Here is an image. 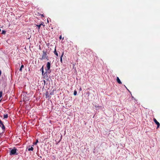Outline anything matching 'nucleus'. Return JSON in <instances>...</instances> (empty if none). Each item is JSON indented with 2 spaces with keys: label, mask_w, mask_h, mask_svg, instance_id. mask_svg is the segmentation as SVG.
Listing matches in <instances>:
<instances>
[{
  "label": "nucleus",
  "mask_w": 160,
  "mask_h": 160,
  "mask_svg": "<svg viewBox=\"0 0 160 160\" xmlns=\"http://www.w3.org/2000/svg\"><path fill=\"white\" fill-rule=\"evenodd\" d=\"M17 149L15 148L14 147L12 149L10 152V155H17L18 154V153L17 152Z\"/></svg>",
  "instance_id": "f257e3e1"
},
{
  "label": "nucleus",
  "mask_w": 160,
  "mask_h": 160,
  "mask_svg": "<svg viewBox=\"0 0 160 160\" xmlns=\"http://www.w3.org/2000/svg\"><path fill=\"white\" fill-rule=\"evenodd\" d=\"M42 52L43 54L42 57V58H40V60H42L45 58H46L48 60V57L47 56V54L46 52L44 51H42Z\"/></svg>",
  "instance_id": "f03ea898"
},
{
  "label": "nucleus",
  "mask_w": 160,
  "mask_h": 160,
  "mask_svg": "<svg viewBox=\"0 0 160 160\" xmlns=\"http://www.w3.org/2000/svg\"><path fill=\"white\" fill-rule=\"evenodd\" d=\"M51 63L50 62H48L46 65L47 68L46 69L47 71H49L50 68Z\"/></svg>",
  "instance_id": "7ed1b4c3"
},
{
  "label": "nucleus",
  "mask_w": 160,
  "mask_h": 160,
  "mask_svg": "<svg viewBox=\"0 0 160 160\" xmlns=\"http://www.w3.org/2000/svg\"><path fill=\"white\" fill-rule=\"evenodd\" d=\"M40 70L42 71V75L43 76H45L46 75H47V72H44L43 70V66H42V68H41Z\"/></svg>",
  "instance_id": "20e7f679"
},
{
  "label": "nucleus",
  "mask_w": 160,
  "mask_h": 160,
  "mask_svg": "<svg viewBox=\"0 0 160 160\" xmlns=\"http://www.w3.org/2000/svg\"><path fill=\"white\" fill-rule=\"evenodd\" d=\"M154 122L156 123V124L157 125V128H158L160 126V123L158 122V121L155 118L154 119Z\"/></svg>",
  "instance_id": "39448f33"
},
{
  "label": "nucleus",
  "mask_w": 160,
  "mask_h": 160,
  "mask_svg": "<svg viewBox=\"0 0 160 160\" xmlns=\"http://www.w3.org/2000/svg\"><path fill=\"white\" fill-rule=\"evenodd\" d=\"M33 145H32V146H29L28 147V151H32L33 150Z\"/></svg>",
  "instance_id": "423d86ee"
},
{
  "label": "nucleus",
  "mask_w": 160,
  "mask_h": 160,
  "mask_svg": "<svg viewBox=\"0 0 160 160\" xmlns=\"http://www.w3.org/2000/svg\"><path fill=\"white\" fill-rule=\"evenodd\" d=\"M117 81L118 82L119 84H121L122 83V82H121L120 80L118 77H117Z\"/></svg>",
  "instance_id": "0eeeda50"
},
{
  "label": "nucleus",
  "mask_w": 160,
  "mask_h": 160,
  "mask_svg": "<svg viewBox=\"0 0 160 160\" xmlns=\"http://www.w3.org/2000/svg\"><path fill=\"white\" fill-rule=\"evenodd\" d=\"M24 66L23 65H21V67L19 69V71L21 72H22V68H24Z\"/></svg>",
  "instance_id": "6e6552de"
},
{
  "label": "nucleus",
  "mask_w": 160,
  "mask_h": 160,
  "mask_svg": "<svg viewBox=\"0 0 160 160\" xmlns=\"http://www.w3.org/2000/svg\"><path fill=\"white\" fill-rule=\"evenodd\" d=\"M63 53H62V55L60 57V61L61 62H62V58L63 56Z\"/></svg>",
  "instance_id": "1a4fd4ad"
},
{
  "label": "nucleus",
  "mask_w": 160,
  "mask_h": 160,
  "mask_svg": "<svg viewBox=\"0 0 160 160\" xmlns=\"http://www.w3.org/2000/svg\"><path fill=\"white\" fill-rule=\"evenodd\" d=\"M54 53L57 56H58V53L56 51V49H55L54 51Z\"/></svg>",
  "instance_id": "9d476101"
},
{
  "label": "nucleus",
  "mask_w": 160,
  "mask_h": 160,
  "mask_svg": "<svg viewBox=\"0 0 160 160\" xmlns=\"http://www.w3.org/2000/svg\"><path fill=\"white\" fill-rule=\"evenodd\" d=\"M3 118H8V114H4L3 116Z\"/></svg>",
  "instance_id": "9b49d317"
},
{
  "label": "nucleus",
  "mask_w": 160,
  "mask_h": 160,
  "mask_svg": "<svg viewBox=\"0 0 160 160\" xmlns=\"http://www.w3.org/2000/svg\"><path fill=\"white\" fill-rule=\"evenodd\" d=\"M2 129L4 130L5 129V127L4 125L3 124L2 125Z\"/></svg>",
  "instance_id": "f8f14e48"
},
{
  "label": "nucleus",
  "mask_w": 160,
  "mask_h": 160,
  "mask_svg": "<svg viewBox=\"0 0 160 160\" xmlns=\"http://www.w3.org/2000/svg\"><path fill=\"white\" fill-rule=\"evenodd\" d=\"M43 25V24H39V25H36V26L38 27V29H39L40 28V27L41 26V25Z\"/></svg>",
  "instance_id": "ddd939ff"
},
{
  "label": "nucleus",
  "mask_w": 160,
  "mask_h": 160,
  "mask_svg": "<svg viewBox=\"0 0 160 160\" xmlns=\"http://www.w3.org/2000/svg\"><path fill=\"white\" fill-rule=\"evenodd\" d=\"M6 32L5 30H2V33L3 34H5L6 33Z\"/></svg>",
  "instance_id": "4468645a"
},
{
  "label": "nucleus",
  "mask_w": 160,
  "mask_h": 160,
  "mask_svg": "<svg viewBox=\"0 0 160 160\" xmlns=\"http://www.w3.org/2000/svg\"><path fill=\"white\" fill-rule=\"evenodd\" d=\"M2 95V91H1L0 92V97L1 98Z\"/></svg>",
  "instance_id": "2eb2a0df"
},
{
  "label": "nucleus",
  "mask_w": 160,
  "mask_h": 160,
  "mask_svg": "<svg viewBox=\"0 0 160 160\" xmlns=\"http://www.w3.org/2000/svg\"><path fill=\"white\" fill-rule=\"evenodd\" d=\"M77 94V92L76 91H74L73 93V94L74 95H76Z\"/></svg>",
  "instance_id": "dca6fc26"
},
{
  "label": "nucleus",
  "mask_w": 160,
  "mask_h": 160,
  "mask_svg": "<svg viewBox=\"0 0 160 160\" xmlns=\"http://www.w3.org/2000/svg\"><path fill=\"white\" fill-rule=\"evenodd\" d=\"M38 140H37L36 142H35L33 143V144H34V145H36L37 144V143H38Z\"/></svg>",
  "instance_id": "f3484780"
},
{
  "label": "nucleus",
  "mask_w": 160,
  "mask_h": 160,
  "mask_svg": "<svg viewBox=\"0 0 160 160\" xmlns=\"http://www.w3.org/2000/svg\"><path fill=\"white\" fill-rule=\"evenodd\" d=\"M3 124L2 122V121H1V122H0V127H1L2 125Z\"/></svg>",
  "instance_id": "a211bd4d"
},
{
  "label": "nucleus",
  "mask_w": 160,
  "mask_h": 160,
  "mask_svg": "<svg viewBox=\"0 0 160 160\" xmlns=\"http://www.w3.org/2000/svg\"><path fill=\"white\" fill-rule=\"evenodd\" d=\"M61 38H62V37H61V36L59 37V38H60V39H61Z\"/></svg>",
  "instance_id": "6ab92c4d"
},
{
  "label": "nucleus",
  "mask_w": 160,
  "mask_h": 160,
  "mask_svg": "<svg viewBox=\"0 0 160 160\" xmlns=\"http://www.w3.org/2000/svg\"><path fill=\"white\" fill-rule=\"evenodd\" d=\"M47 22H48V23L49 21H48V20H47Z\"/></svg>",
  "instance_id": "aec40b11"
},
{
  "label": "nucleus",
  "mask_w": 160,
  "mask_h": 160,
  "mask_svg": "<svg viewBox=\"0 0 160 160\" xmlns=\"http://www.w3.org/2000/svg\"><path fill=\"white\" fill-rule=\"evenodd\" d=\"M42 17H44V16H43V14L42 15Z\"/></svg>",
  "instance_id": "412c9836"
},
{
  "label": "nucleus",
  "mask_w": 160,
  "mask_h": 160,
  "mask_svg": "<svg viewBox=\"0 0 160 160\" xmlns=\"http://www.w3.org/2000/svg\"><path fill=\"white\" fill-rule=\"evenodd\" d=\"M0 122H1V120L0 119Z\"/></svg>",
  "instance_id": "4be33fe9"
},
{
  "label": "nucleus",
  "mask_w": 160,
  "mask_h": 160,
  "mask_svg": "<svg viewBox=\"0 0 160 160\" xmlns=\"http://www.w3.org/2000/svg\"><path fill=\"white\" fill-rule=\"evenodd\" d=\"M1 98V97H0V98Z\"/></svg>",
  "instance_id": "5701e85b"
}]
</instances>
